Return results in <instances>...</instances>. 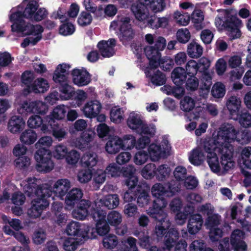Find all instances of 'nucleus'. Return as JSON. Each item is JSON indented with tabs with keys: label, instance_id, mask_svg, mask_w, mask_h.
Here are the masks:
<instances>
[{
	"label": "nucleus",
	"instance_id": "nucleus-36",
	"mask_svg": "<svg viewBox=\"0 0 251 251\" xmlns=\"http://www.w3.org/2000/svg\"><path fill=\"white\" fill-rule=\"evenodd\" d=\"M145 40L148 44H154V47L160 50H163L166 46L165 39L161 36H157L155 34H147L145 35Z\"/></svg>",
	"mask_w": 251,
	"mask_h": 251
},
{
	"label": "nucleus",
	"instance_id": "nucleus-50",
	"mask_svg": "<svg viewBox=\"0 0 251 251\" xmlns=\"http://www.w3.org/2000/svg\"><path fill=\"white\" fill-rule=\"evenodd\" d=\"M150 10L153 13L163 11L166 7L165 0H151L149 5Z\"/></svg>",
	"mask_w": 251,
	"mask_h": 251
},
{
	"label": "nucleus",
	"instance_id": "nucleus-14",
	"mask_svg": "<svg viewBox=\"0 0 251 251\" xmlns=\"http://www.w3.org/2000/svg\"><path fill=\"white\" fill-rule=\"evenodd\" d=\"M34 158L37 161L36 169L40 172H49L54 167L50 151H36Z\"/></svg>",
	"mask_w": 251,
	"mask_h": 251
},
{
	"label": "nucleus",
	"instance_id": "nucleus-48",
	"mask_svg": "<svg viewBox=\"0 0 251 251\" xmlns=\"http://www.w3.org/2000/svg\"><path fill=\"white\" fill-rule=\"evenodd\" d=\"M138 196L137 202L140 207H144L147 205L150 201V196L148 193V188H145L141 190H138Z\"/></svg>",
	"mask_w": 251,
	"mask_h": 251
},
{
	"label": "nucleus",
	"instance_id": "nucleus-37",
	"mask_svg": "<svg viewBox=\"0 0 251 251\" xmlns=\"http://www.w3.org/2000/svg\"><path fill=\"white\" fill-rule=\"evenodd\" d=\"M241 100L235 96H230L227 100L226 106L231 115L236 114L241 107Z\"/></svg>",
	"mask_w": 251,
	"mask_h": 251
},
{
	"label": "nucleus",
	"instance_id": "nucleus-33",
	"mask_svg": "<svg viewBox=\"0 0 251 251\" xmlns=\"http://www.w3.org/2000/svg\"><path fill=\"white\" fill-rule=\"evenodd\" d=\"M28 126L32 128L40 127L41 130L44 133H47L50 131L49 125L43 123V120L39 116L34 115L30 116L27 122Z\"/></svg>",
	"mask_w": 251,
	"mask_h": 251
},
{
	"label": "nucleus",
	"instance_id": "nucleus-17",
	"mask_svg": "<svg viewBox=\"0 0 251 251\" xmlns=\"http://www.w3.org/2000/svg\"><path fill=\"white\" fill-rule=\"evenodd\" d=\"M106 214V212L102 210H97L93 214V218L97 222V233L100 236L105 235L110 230L109 226L105 221Z\"/></svg>",
	"mask_w": 251,
	"mask_h": 251
},
{
	"label": "nucleus",
	"instance_id": "nucleus-38",
	"mask_svg": "<svg viewBox=\"0 0 251 251\" xmlns=\"http://www.w3.org/2000/svg\"><path fill=\"white\" fill-rule=\"evenodd\" d=\"M3 232L7 235L13 236L22 244L26 246L30 243L29 238L22 232H15L8 226L5 225L2 228Z\"/></svg>",
	"mask_w": 251,
	"mask_h": 251
},
{
	"label": "nucleus",
	"instance_id": "nucleus-51",
	"mask_svg": "<svg viewBox=\"0 0 251 251\" xmlns=\"http://www.w3.org/2000/svg\"><path fill=\"white\" fill-rule=\"evenodd\" d=\"M122 214L117 211L113 210L110 212L107 216V223L112 226H117L122 222Z\"/></svg>",
	"mask_w": 251,
	"mask_h": 251
},
{
	"label": "nucleus",
	"instance_id": "nucleus-9",
	"mask_svg": "<svg viewBox=\"0 0 251 251\" xmlns=\"http://www.w3.org/2000/svg\"><path fill=\"white\" fill-rule=\"evenodd\" d=\"M110 28L120 32L119 37L124 44L132 39L134 33L130 24V19L126 16H118L116 20L111 22Z\"/></svg>",
	"mask_w": 251,
	"mask_h": 251
},
{
	"label": "nucleus",
	"instance_id": "nucleus-26",
	"mask_svg": "<svg viewBox=\"0 0 251 251\" xmlns=\"http://www.w3.org/2000/svg\"><path fill=\"white\" fill-rule=\"evenodd\" d=\"M115 44V40L110 39L108 41H101L98 44V47L103 57H110L114 53L113 48Z\"/></svg>",
	"mask_w": 251,
	"mask_h": 251
},
{
	"label": "nucleus",
	"instance_id": "nucleus-35",
	"mask_svg": "<svg viewBox=\"0 0 251 251\" xmlns=\"http://www.w3.org/2000/svg\"><path fill=\"white\" fill-rule=\"evenodd\" d=\"M151 192L153 197L156 198V199L153 201L152 207H153L155 201L158 200H163L166 204L167 203L166 201L162 197L165 196L169 197L168 188L165 187L161 183H156L151 187Z\"/></svg>",
	"mask_w": 251,
	"mask_h": 251
},
{
	"label": "nucleus",
	"instance_id": "nucleus-7",
	"mask_svg": "<svg viewBox=\"0 0 251 251\" xmlns=\"http://www.w3.org/2000/svg\"><path fill=\"white\" fill-rule=\"evenodd\" d=\"M65 232L68 235L84 241L96 237L94 228L88 225L75 221H72L67 225Z\"/></svg>",
	"mask_w": 251,
	"mask_h": 251
},
{
	"label": "nucleus",
	"instance_id": "nucleus-20",
	"mask_svg": "<svg viewBox=\"0 0 251 251\" xmlns=\"http://www.w3.org/2000/svg\"><path fill=\"white\" fill-rule=\"evenodd\" d=\"M216 139V136L212 138H209L205 139L203 143V150L204 145L205 143L208 141L210 139ZM204 153L202 151V150L200 148L197 147L194 149L189 154V160L193 165L199 166L201 165L204 161L205 157H206V153L204 151Z\"/></svg>",
	"mask_w": 251,
	"mask_h": 251
},
{
	"label": "nucleus",
	"instance_id": "nucleus-22",
	"mask_svg": "<svg viewBox=\"0 0 251 251\" xmlns=\"http://www.w3.org/2000/svg\"><path fill=\"white\" fill-rule=\"evenodd\" d=\"M160 50L154 46H148L145 48V52L149 60V66L151 68L158 67L159 60L161 58Z\"/></svg>",
	"mask_w": 251,
	"mask_h": 251
},
{
	"label": "nucleus",
	"instance_id": "nucleus-42",
	"mask_svg": "<svg viewBox=\"0 0 251 251\" xmlns=\"http://www.w3.org/2000/svg\"><path fill=\"white\" fill-rule=\"evenodd\" d=\"M173 19L177 25L181 26L187 25L190 21V15L187 13L179 10L173 13Z\"/></svg>",
	"mask_w": 251,
	"mask_h": 251
},
{
	"label": "nucleus",
	"instance_id": "nucleus-43",
	"mask_svg": "<svg viewBox=\"0 0 251 251\" xmlns=\"http://www.w3.org/2000/svg\"><path fill=\"white\" fill-rule=\"evenodd\" d=\"M84 241L79 238L69 237L64 240L63 248L66 251H75L78 247L83 243Z\"/></svg>",
	"mask_w": 251,
	"mask_h": 251
},
{
	"label": "nucleus",
	"instance_id": "nucleus-2",
	"mask_svg": "<svg viewBox=\"0 0 251 251\" xmlns=\"http://www.w3.org/2000/svg\"><path fill=\"white\" fill-rule=\"evenodd\" d=\"M21 186L28 195L35 193V198L32 200L31 207L27 211L28 215L34 219L40 217L49 205L47 198L51 195L49 186L47 184L41 185V180L34 177H29L23 180Z\"/></svg>",
	"mask_w": 251,
	"mask_h": 251
},
{
	"label": "nucleus",
	"instance_id": "nucleus-30",
	"mask_svg": "<svg viewBox=\"0 0 251 251\" xmlns=\"http://www.w3.org/2000/svg\"><path fill=\"white\" fill-rule=\"evenodd\" d=\"M144 122V118L140 114L133 112L127 119V124L131 129L138 133Z\"/></svg>",
	"mask_w": 251,
	"mask_h": 251
},
{
	"label": "nucleus",
	"instance_id": "nucleus-8",
	"mask_svg": "<svg viewBox=\"0 0 251 251\" xmlns=\"http://www.w3.org/2000/svg\"><path fill=\"white\" fill-rule=\"evenodd\" d=\"M70 68V66L66 64H59L57 66L53 75V81L61 85L60 91L64 94V96H60L62 100L69 99L73 92L72 87L67 83Z\"/></svg>",
	"mask_w": 251,
	"mask_h": 251
},
{
	"label": "nucleus",
	"instance_id": "nucleus-58",
	"mask_svg": "<svg viewBox=\"0 0 251 251\" xmlns=\"http://www.w3.org/2000/svg\"><path fill=\"white\" fill-rule=\"evenodd\" d=\"M155 165L152 163H149L144 166L141 171V175L146 179H151L156 176Z\"/></svg>",
	"mask_w": 251,
	"mask_h": 251
},
{
	"label": "nucleus",
	"instance_id": "nucleus-41",
	"mask_svg": "<svg viewBox=\"0 0 251 251\" xmlns=\"http://www.w3.org/2000/svg\"><path fill=\"white\" fill-rule=\"evenodd\" d=\"M187 75L185 69L178 67L173 71L172 78L176 85H180L185 81Z\"/></svg>",
	"mask_w": 251,
	"mask_h": 251
},
{
	"label": "nucleus",
	"instance_id": "nucleus-45",
	"mask_svg": "<svg viewBox=\"0 0 251 251\" xmlns=\"http://www.w3.org/2000/svg\"><path fill=\"white\" fill-rule=\"evenodd\" d=\"M53 140L51 137L46 136L40 138L35 143V147L37 150V151H50L48 149L52 144Z\"/></svg>",
	"mask_w": 251,
	"mask_h": 251
},
{
	"label": "nucleus",
	"instance_id": "nucleus-61",
	"mask_svg": "<svg viewBox=\"0 0 251 251\" xmlns=\"http://www.w3.org/2000/svg\"><path fill=\"white\" fill-rule=\"evenodd\" d=\"M195 106V101L189 96L184 97L180 102V107L184 111H190L194 108Z\"/></svg>",
	"mask_w": 251,
	"mask_h": 251
},
{
	"label": "nucleus",
	"instance_id": "nucleus-49",
	"mask_svg": "<svg viewBox=\"0 0 251 251\" xmlns=\"http://www.w3.org/2000/svg\"><path fill=\"white\" fill-rule=\"evenodd\" d=\"M226 92L225 85L221 82L215 83L212 86L211 94L216 99L222 98L224 97Z\"/></svg>",
	"mask_w": 251,
	"mask_h": 251
},
{
	"label": "nucleus",
	"instance_id": "nucleus-59",
	"mask_svg": "<svg viewBox=\"0 0 251 251\" xmlns=\"http://www.w3.org/2000/svg\"><path fill=\"white\" fill-rule=\"evenodd\" d=\"M191 19L197 29L199 30L202 28L201 23L204 20V15L201 10H195L191 14Z\"/></svg>",
	"mask_w": 251,
	"mask_h": 251
},
{
	"label": "nucleus",
	"instance_id": "nucleus-25",
	"mask_svg": "<svg viewBox=\"0 0 251 251\" xmlns=\"http://www.w3.org/2000/svg\"><path fill=\"white\" fill-rule=\"evenodd\" d=\"M120 203L119 198L117 194H110L105 196L102 199L95 201V206L98 203L109 209H115L118 207Z\"/></svg>",
	"mask_w": 251,
	"mask_h": 251
},
{
	"label": "nucleus",
	"instance_id": "nucleus-53",
	"mask_svg": "<svg viewBox=\"0 0 251 251\" xmlns=\"http://www.w3.org/2000/svg\"><path fill=\"white\" fill-rule=\"evenodd\" d=\"M80 153L75 150H72L68 152L65 158L67 163L72 166H76L81 159Z\"/></svg>",
	"mask_w": 251,
	"mask_h": 251
},
{
	"label": "nucleus",
	"instance_id": "nucleus-24",
	"mask_svg": "<svg viewBox=\"0 0 251 251\" xmlns=\"http://www.w3.org/2000/svg\"><path fill=\"white\" fill-rule=\"evenodd\" d=\"M95 135L94 131L90 130H86L81 133L80 137L76 139L73 143L75 147L83 150L93 141Z\"/></svg>",
	"mask_w": 251,
	"mask_h": 251
},
{
	"label": "nucleus",
	"instance_id": "nucleus-19",
	"mask_svg": "<svg viewBox=\"0 0 251 251\" xmlns=\"http://www.w3.org/2000/svg\"><path fill=\"white\" fill-rule=\"evenodd\" d=\"M74 83L78 86L88 85L91 81V76L85 69H74L72 72Z\"/></svg>",
	"mask_w": 251,
	"mask_h": 251
},
{
	"label": "nucleus",
	"instance_id": "nucleus-47",
	"mask_svg": "<svg viewBox=\"0 0 251 251\" xmlns=\"http://www.w3.org/2000/svg\"><path fill=\"white\" fill-rule=\"evenodd\" d=\"M194 212L193 206H188L184 208V212H180L177 213L175 217V221L177 225H183L186 221L188 215Z\"/></svg>",
	"mask_w": 251,
	"mask_h": 251
},
{
	"label": "nucleus",
	"instance_id": "nucleus-29",
	"mask_svg": "<svg viewBox=\"0 0 251 251\" xmlns=\"http://www.w3.org/2000/svg\"><path fill=\"white\" fill-rule=\"evenodd\" d=\"M38 4L36 1H31L26 5L23 14L21 12L19 11H16L15 9H12L11 10L12 14L10 15L17 13H20L21 15V20L22 21V23L21 24L22 25L24 26V23L23 21V17H25L27 19L33 20L35 12L38 8Z\"/></svg>",
	"mask_w": 251,
	"mask_h": 251
},
{
	"label": "nucleus",
	"instance_id": "nucleus-5",
	"mask_svg": "<svg viewBox=\"0 0 251 251\" xmlns=\"http://www.w3.org/2000/svg\"><path fill=\"white\" fill-rule=\"evenodd\" d=\"M216 138L220 144H230L236 141L241 144H247L251 141V133L248 130L240 131L231 124H224L219 128Z\"/></svg>",
	"mask_w": 251,
	"mask_h": 251
},
{
	"label": "nucleus",
	"instance_id": "nucleus-57",
	"mask_svg": "<svg viewBox=\"0 0 251 251\" xmlns=\"http://www.w3.org/2000/svg\"><path fill=\"white\" fill-rule=\"evenodd\" d=\"M240 161L246 167L251 169V147H245L242 150Z\"/></svg>",
	"mask_w": 251,
	"mask_h": 251
},
{
	"label": "nucleus",
	"instance_id": "nucleus-52",
	"mask_svg": "<svg viewBox=\"0 0 251 251\" xmlns=\"http://www.w3.org/2000/svg\"><path fill=\"white\" fill-rule=\"evenodd\" d=\"M123 247V251H138L136 245L137 240L132 237H128L126 240H123L121 242Z\"/></svg>",
	"mask_w": 251,
	"mask_h": 251
},
{
	"label": "nucleus",
	"instance_id": "nucleus-23",
	"mask_svg": "<svg viewBox=\"0 0 251 251\" xmlns=\"http://www.w3.org/2000/svg\"><path fill=\"white\" fill-rule=\"evenodd\" d=\"M67 194L65 201L66 208L70 210L74 207L83 195L82 190L78 188H73Z\"/></svg>",
	"mask_w": 251,
	"mask_h": 251
},
{
	"label": "nucleus",
	"instance_id": "nucleus-60",
	"mask_svg": "<svg viewBox=\"0 0 251 251\" xmlns=\"http://www.w3.org/2000/svg\"><path fill=\"white\" fill-rule=\"evenodd\" d=\"M237 120L240 126L244 128L251 127V114L249 112H244L239 114Z\"/></svg>",
	"mask_w": 251,
	"mask_h": 251
},
{
	"label": "nucleus",
	"instance_id": "nucleus-10",
	"mask_svg": "<svg viewBox=\"0 0 251 251\" xmlns=\"http://www.w3.org/2000/svg\"><path fill=\"white\" fill-rule=\"evenodd\" d=\"M179 233L176 228H170L165 236L161 251H187V243L185 240H180Z\"/></svg>",
	"mask_w": 251,
	"mask_h": 251
},
{
	"label": "nucleus",
	"instance_id": "nucleus-12",
	"mask_svg": "<svg viewBox=\"0 0 251 251\" xmlns=\"http://www.w3.org/2000/svg\"><path fill=\"white\" fill-rule=\"evenodd\" d=\"M48 111V105L40 100L30 102L24 101L20 105L18 108V113L22 115H26L28 113L44 115L47 113Z\"/></svg>",
	"mask_w": 251,
	"mask_h": 251
},
{
	"label": "nucleus",
	"instance_id": "nucleus-31",
	"mask_svg": "<svg viewBox=\"0 0 251 251\" xmlns=\"http://www.w3.org/2000/svg\"><path fill=\"white\" fill-rule=\"evenodd\" d=\"M99 161L97 153L88 151L85 152L81 157L80 163L82 167L92 168L95 166Z\"/></svg>",
	"mask_w": 251,
	"mask_h": 251
},
{
	"label": "nucleus",
	"instance_id": "nucleus-44",
	"mask_svg": "<svg viewBox=\"0 0 251 251\" xmlns=\"http://www.w3.org/2000/svg\"><path fill=\"white\" fill-rule=\"evenodd\" d=\"M187 51L190 57L197 58L202 54L203 48L198 43L192 42L188 45Z\"/></svg>",
	"mask_w": 251,
	"mask_h": 251
},
{
	"label": "nucleus",
	"instance_id": "nucleus-15",
	"mask_svg": "<svg viewBox=\"0 0 251 251\" xmlns=\"http://www.w3.org/2000/svg\"><path fill=\"white\" fill-rule=\"evenodd\" d=\"M102 105L97 100H91L86 102L81 108V111L84 116L89 119L96 118L100 112Z\"/></svg>",
	"mask_w": 251,
	"mask_h": 251
},
{
	"label": "nucleus",
	"instance_id": "nucleus-34",
	"mask_svg": "<svg viewBox=\"0 0 251 251\" xmlns=\"http://www.w3.org/2000/svg\"><path fill=\"white\" fill-rule=\"evenodd\" d=\"M67 110L64 105H60L55 107L51 112L50 114L46 118L48 121L50 126H52V123H54L53 119L61 120L65 118Z\"/></svg>",
	"mask_w": 251,
	"mask_h": 251
},
{
	"label": "nucleus",
	"instance_id": "nucleus-54",
	"mask_svg": "<svg viewBox=\"0 0 251 251\" xmlns=\"http://www.w3.org/2000/svg\"><path fill=\"white\" fill-rule=\"evenodd\" d=\"M1 219L5 224H8L10 228L14 230L19 231L23 228L21 221L18 219H10L6 215H2Z\"/></svg>",
	"mask_w": 251,
	"mask_h": 251
},
{
	"label": "nucleus",
	"instance_id": "nucleus-46",
	"mask_svg": "<svg viewBox=\"0 0 251 251\" xmlns=\"http://www.w3.org/2000/svg\"><path fill=\"white\" fill-rule=\"evenodd\" d=\"M171 169L166 164L159 165L156 169V177L159 181H164L169 177Z\"/></svg>",
	"mask_w": 251,
	"mask_h": 251
},
{
	"label": "nucleus",
	"instance_id": "nucleus-64",
	"mask_svg": "<svg viewBox=\"0 0 251 251\" xmlns=\"http://www.w3.org/2000/svg\"><path fill=\"white\" fill-rule=\"evenodd\" d=\"M77 180L81 183H85L90 181L92 178L91 170L88 169H81L77 174Z\"/></svg>",
	"mask_w": 251,
	"mask_h": 251
},
{
	"label": "nucleus",
	"instance_id": "nucleus-55",
	"mask_svg": "<svg viewBox=\"0 0 251 251\" xmlns=\"http://www.w3.org/2000/svg\"><path fill=\"white\" fill-rule=\"evenodd\" d=\"M123 150H131L135 147L136 138L131 134L125 135L121 138Z\"/></svg>",
	"mask_w": 251,
	"mask_h": 251
},
{
	"label": "nucleus",
	"instance_id": "nucleus-1",
	"mask_svg": "<svg viewBox=\"0 0 251 251\" xmlns=\"http://www.w3.org/2000/svg\"><path fill=\"white\" fill-rule=\"evenodd\" d=\"M219 139H210L205 143L204 149L206 160L211 170L222 175L233 169L235 166L232 146L228 143H218Z\"/></svg>",
	"mask_w": 251,
	"mask_h": 251
},
{
	"label": "nucleus",
	"instance_id": "nucleus-16",
	"mask_svg": "<svg viewBox=\"0 0 251 251\" xmlns=\"http://www.w3.org/2000/svg\"><path fill=\"white\" fill-rule=\"evenodd\" d=\"M71 182L70 180L67 178H60L55 181L52 186V190H50L51 194L53 193L54 195L63 200L64 197L68 192L71 187ZM49 188H50L49 187Z\"/></svg>",
	"mask_w": 251,
	"mask_h": 251
},
{
	"label": "nucleus",
	"instance_id": "nucleus-6",
	"mask_svg": "<svg viewBox=\"0 0 251 251\" xmlns=\"http://www.w3.org/2000/svg\"><path fill=\"white\" fill-rule=\"evenodd\" d=\"M166 206V203L163 200H158L155 201L153 207H150L147 211L150 216L158 222L154 231L158 240L162 238L171 226L170 222L167 219V214L164 210Z\"/></svg>",
	"mask_w": 251,
	"mask_h": 251
},
{
	"label": "nucleus",
	"instance_id": "nucleus-63",
	"mask_svg": "<svg viewBox=\"0 0 251 251\" xmlns=\"http://www.w3.org/2000/svg\"><path fill=\"white\" fill-rule=\"evenodd\" d=\"M68 149L66 146L59 144L54 147L52 151L53 157L57 159H62L66 156Z\"/></svg>",
	"mask_w": 251,
	"mask_h": 251
},
{
	"label": "nucleus",
	"instance_id": "nucleus-18",
	"mask_svg": "<svg viewBox=\"0 0 251 251\" xmlns=\"http://www.w3.org/2000/svg\"><path fill=\"white\" fill-rule=\"evenodd\" d=\"M203 224L202 216L200 214L192 215L189 218L187 228L191 235H196L201 229Z\"/></svg>",
	"mask_w": 251,
	"mask_h": 251
},
{
	"label": "nucleus",
	"instance_id": "nucleus-13",
	"mask_svg": "<svg viewBox=\"0 0 251 251\" xmlns=\"http://www.w3.org/2000/svg\"><path fill=\"white\" fill-rule=\"evenodd\" d=\"M97 210H100L97 206H94L92 202L88 200H81L77 204L76 207L72 211V216L74 218L83 220L89 215L93 217V214Z\"/></svg>",
	"mask_w": 251,
	"mask_h": 251
},
{
	"label": "nucleus",
	"instance_id": "nucleus-21",
	"mask_svg": "<svg viewBox=\"0 0 251 251\" xmlns=\"http://www.w3.org/2000/svg\"><path fill=\"white\" fill-rule=\"evenodd\" d=\"M156 68H147L145 71V74L147 77H149L151 83L156 86H160L164 84L166 78L165 75L158 70Z\"/></svg>",
	"mask_w": 251,
	"mask_h": 251
},
{
	"label": "nucleus",
	"instance_id": "nucleus-28",
	"mask_svg": "<svg viewBox=\"0 0 251 251\" xmlns=\"http://www.w3.org/2000/svg\"><path fill=\"white\" fill-rule=\"evenodd\" d=\"M105 151L110 154H115L123 150L121 138L117 136L109 138L105 146Z\"/></svg>",
	"mask_w": 251,
	"mask_h": 251
},
{
	"label": "nucleus",
	"instance_id": "nucleus-11",
	"mask_svg": "<svg viewBox=\"0 0 251 251\" xmlns=\"http://www.w3.org/2000/svg\"><path fill=\"white\" fill-rule=\"evenodd\" d=\"M148 154L152 161H157L161 157L171 154V147L167 139H163L159 145L152 143L148 148Z\"/></svg>",
	"mask_w": 251,
	"mask_h": 251
},
{
	"label": "nucleus",
	"instance_id": "nucleus-39",
	"mask_svg": "<svg viewBox=\"0 0 251 251\" xmlns=\"http://www.w3.org/2000/svg\"><path fill=\"white\" fill-rule=\"evenodd\" d=\"M50 85L48 81L43 78L36 79L29 88L35 93H44L48 90Z\"/></svg>",
	"mask_w": 251,
	"mask_h": 251
},
{
	"label": "nucleus",
	"instance_id": "nucleus-56",
	"mask_svg": "<svg viewBox=\"0 0 251 251\" xmlns=\"http://www.w3.org/2000/svg\"><path fill=\"white\" fill-rule=\"evenodd\" d=\"M124 118V110L118 107L112 108L110 111L111 121L115 123H120Z\"/></svg>",
	"mask_w": 251,
	"mask_h": 251
},
{
	"label": "nucleus",
	"instance_id": "nucleus-27",
	"mask_svg": "<svg viewBox=\"0 0 251 251\" xmlns=\"http://www.w3.org/2000/svg\"><path fill=\"white\" fill-rule=\"evenodd\" d=\"M25 126V120L20 116H13L9 119L8 129L12 133H18L23 130Z\"/></svg>",
	"mask_w": 251,
	"mask_h": 251
},
{
	"label": "nucleus",
	"instance_id": "nucleus-62",
	"mask_svg": "<svg viewBox=\"0 0 251 251\" xmlns=\"http://www.w3.org/2000/svg\"><path fill=\"white\" fill-rule=\"evenodd\" d=\"M150 157L148 152L145 151H137L133 156V162L136 165H142L146 163Z\"/></svg>",
	"mask_w": 251,
	"mask_h": 251
},
{
	"label": "nucleus",
	"instance_id": "nucleus-4",
	"mask_svg": "<svg viewBox=\"0 0 251 251\" xmlns=\"http://www.w3.org/2000/svg\"><path fill=\"white\" fill-rule=\"evenodd\" d=\"M21 19V15L19 13H14L9 16L10 21L13 23L11 25L12 31L23 32L25 34L31 35L24 40L21 44L22 47L25 48L30 44L34 45L42 38L41 33L43 31L42 27L39 25H33L27 24L24 26L22 25Z\"/></svg>",
	"mask_w": 251,
	"mask_h": 251
},
{
	"label": "nucleus",
	"instance_id": "nucleus-40",
	"mask_svg": "<svg viewBox=\"0 0 251 251\" xmlns=\"http://www.w3.org/2000/svg\"><path fill=\"white\" fill-rule=\"evenodd\" d=\"M38 136L36 132L32 129H26L23 132L20 136V141L22 143L30 145L37 140Z\"/></svg>",
	"mask_w": 251,
	"mask_h": 251
},
{
	"label": "nucleus",
	"instance_id": "nucleus-3",
	"mask_svg": "<svg viewBox=\"0 0 251 251\" xmlns=\"http://www.w3.org/2000/svg\"><path fill=\"white\" fill-rule=\"evenodd\" d=\"M215 25L219 30L225 29L231 40L240 38L242 35L240 28L243 23L231 10H222L215 20Z\"/></svg>",
	"mask_w": 251,
	"mask_h": 251
},
{
	"label": "nucleus",
	"instance_id": "nucleus-32",
	"mask_svg": "<svg viewBox=\"0 0 251 251\" xmlns=\"http://www.w3.org/2000/svg\"><path fill=\"white\" fill-rule=\"evenodd\" d=\"M131 10L135 18L139 21L144 22L149 18V13L148 10L141 4H132Z\"/></svg>",
	"mask_w": 251,
	"mask_h": 251
}]
</instances>
